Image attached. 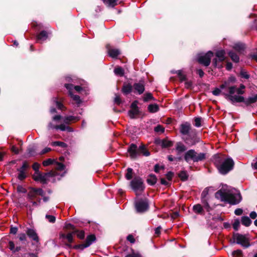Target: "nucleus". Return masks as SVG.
<instances>
[{
    "label": "nucleus",
    "mask_w": 257,
    "mask_h": 257,
    "mask_svg": "<svg viewBox=\"0 0 257 257\" xmlns=\"http://www.w3.org/2000/svg\"><path fill=\"white\" fill-rule=\"evenodd\" d=\"M180 132L187 143L195 144L202 143L200 138L197 135L194 129H192L190 123L185 122L180 125Z\"/></svg>",
    "instance_id": "nucleus-1"
},
{
    "label": "nucleus",
    "mask_w": 257,
    "mask_h": 257,
    "mask_svg": "<svg viewBox=\"0 0 257 257\" xmlns=\"http://www.w3.org/2000/svg\"><path fill=\"white\" fill-rule=\"evenodd\" d=\"M215 197L222 202H226L231 205L237 204L242 200V196L240 193L236 194L228 193L222 189L218 190L215 193Z\"/></svg>",
    "instance_id": "nucleus-2"
},
{
    "label": "nucleus",
    "mask_w": 257,
    "mask_h": 257,
    "mask_svg": "<svg viewBox=\"0 0 257 257\" xmlns=\"http://www.w3.org/2000/svg\"><path fill=\"white\" fill-rule=\"evenodd\" d=\"M27 237L32 241L31 243L32 245H36L37 246L38 244L40 243V238L35 229L31 228H27L26 233H20L18 236L19 240L22 242L27 241Z\"/></svg>",
    "instance_id": "nucleus-3"
},
{
    "label": "nucleus",
    "mask_w": 257,
    "mask_h": 257,
    "mask_svg": "<svg viewBox=\"0 0 257 257\" xmlns=\"http://www.w3.org/2000/svg\"><path fill=\"white\" fill-rule=\"evenodd\" d=\"M146 146H130L127 149L128 156L132 160H136L141 155L146 157L150 155V153Z\"/></svg>",
    "instance_id": "nucleus-4"
},
{
    "label": "nucleus",
    "mask_w": 257,
    "mask_h": 257,
    "mask_svg": "<svg viewBox=\"0 0 257 257\" xmlns=\"http://www.w3.org/2000/svg\"><path fill=\"white\" fill-rule=\"evenodd\" d=\"M129 186L137 196L144 192L146 188L144 180L140 176L134 177L130 181Z\"/></svg>",
    "instance_id": "nucleus-5"
},
{
    "label": "nucleus",
    "mask_w": 257,
    "mask_h": 257,
    "mask_svg": "<svg viewBox=\"0 0 257 257\" xmlns=\"http://www.w3.org/2000/svg\"><path fill=\"white\" fill-rule=\"evenodd\" d=\"M207 158V154L204 153H197L194 150H189L187 151L184 155V160L187 162L190 160L194 162L203 161Z\"/></svg>",
    "instance_id": "nucleus-6"
},
{
    "label": "nucleus",
    "mask_w": 257,
    "mask_h": 257,
    "mask_svg": "<svg viewBox=\"0 0 257 257\" xmlns=\"http://www.w3.org/2000/svg\"><path fill=\"white\" fill-rule=\"evenodd\" d=\"M234 166L235 163L231 157H228L224 159L218 171L221 175H225L232 171Z\"/></svg>",
    "instance_id": "nucleus-7"
},
{
    "label": "nucleus",
    "mask_w": 257,
    "mask_h": 257,
    "mask_svg": "<svg viewBox=\"0 0 257 257\" xmlns=\"http://www.w3.org/2000/svg\"><path fill=\"white\" fill-rule=\"evenodd\" d=\"M233 243H236L240 244L243 248H246L249 247L251 244L249 242V239L246 237L245 235H243L239 233H233L232 239Z\"/></svg>",
    "instance_id": "nucleus-8"
},
{
    "label": "nucleus",
    "mask_w": 257,
    "mask_h": 257,
    "mask_svg": "<svg viewBox=\"0 0 257 257\" xmlns=\"http://www.w3.org/2000/svg\"><path fill=\"white\" fill-rule=\"evenodd\" d=\"M96 240V237L94 234H89L86 236L83 243L73 245V249L82 251L84 248L90 246Z\"/></svg>",
    "instance_id": "nucleus-9"
},
{
    "label": "nucleus",
    "mask_w": 257,
    "mask_h": 257,
    "mask_svg": "<svg viewBox=\"0 0 257 257\" xmlns=\"http://www.w3.org/2000/svg\"><path fill=\"white\" fill-rule=\"evenodd\" d=\"M135 209L138 213H144L148 211L149 209V202L147 198L140 199L136 202Z\"/></svg>",
    "instance_id": "nucleus-10"
},
{
    "label": "nucleus",
    "mask_w": 257,
    "mask_h": 257,
    "mask_svg": "<svg viewBox=\"0 0 257 257\" xmlns=\"http://www.w3.org/2000/svg\"><path fill=\"white\" fill-rule=\"evenodd\" d=\"M28 189L29 192L27 194V199L29 201L33 200L36 198L37 195L43 196L45 194L44 191L41 188L29 187Z\"/></svg>",
    "instance_id": "nucleus-11"
},
{
    "label": "nucleus",
    "mask_w": 257,
    "mask_h": 257,
    "mask_svg": "<svg viewBox=\"0 0 257 257\" xmlns=\"http://www.w3.org/2000/svg\"><path fill=\"white\" fill-rule=\"evenodd\" d=\"M213 53L211 51H208L204 55H199L198 57V61L200 64L205 66H208L210 63V60L213 56Z\"/></svg>",
    "instance_id": "nucleus-12"
},
{
    "label": "nucleus",
    "mask_w": 257,
    "mask_h": 257,
    "mask_svg": "<svg viewBox=\"0 0 257 257\" xmlns=\"http://www.w3.org/2000/svg\"><path fill=\"white\" fill-rule=\"evenodd\" d=\"M225 158V156L221 153H217L213 156L212 161L217 170L221 166Z\"/></svg>",
    "instance_id": "nucleus-13"
},
{
    "label": "nucleus",
    "mask_w": 257,
    "mask_h": 257,
    "mask_svg": "<svg viewBox=\"0 0 257 257\" xmlns=\"http://www.w3.org/2000/svg\"><path fill=\"white\" fill-rule=\"evenodd\" d=\"M225 51L224 50H219L216 53V56L217 58H214L213 60V63L214 65L218 67H222V65H219L217 64V61L222 62L225 60Z\"/></svg>",
    "instance_id": "nucleus-14"
},
{
    "label": "nucleus",
    "mask_w": 257,
    "mask_h": 257,
    "mask_svg": "<svg viewBox=\"0 0 257 257\" xmlns=\"http://www.w3.org/2000/svg\"><path fill=\"white\" fill-rule=\"evenodd\" d=\"M133 87V91L135 93L141 94L145 91V83L143 81H140L138 83H134Z\"/></svg>",
    "instance_id": "nucleus-15"
},
{
    "label": "nucleus",
    "mask_w": 257,
    "mask_h": 257,
    "mask_svg": "<svg viewBox=\"0 0 257 257\" xmlns=\"http://www.w3.org/2000/svg\"><path fill=\"white\" fill-rule=\"evenodd\" d=\"M65 87L69 90V94L72 98L74 100L77 104H79L81 102L80 97L77 95H74L72 93V90L73 88V85L70 84H66Z\"/></svg>",
    "instance_id": "nucleus-16"
},
{
    "label": "nucleus",
    "mask_w": 257,
    "mask_h": 257,
    "mask_svg": "<svg viewBox=\"0 0 257 257\" xmlns=\"http://www.w3.org/2000/svg\"><path fill=\"white\" fill-rule=\"evenodd\" d=\"M225 98L230 100L232 103L241 102L244 103V98L243 96L236 95H225Z\"/></svg>",
    "instance_id": "nucleus-17"
},
{
    "label": "nucleus",
    "mask_w": 257,
    "mask_h": 257,
    "mask_svg": "<svg viewBox=\"0 0 257 257\" xmlns=\"http://www.w3.org/2000/svg\"><path fill=\"white\" fill-rule=\"evenodd\" d=\"M139 111L137 106V102L135 101L131 104V109L129 111L130 116L133 118L139 114Z\"/></svg>",
    "instance_id": "nucleus-18"
},
{
    "label": "nucleus",
    "mask_w": 257,
    "mask_h": 257,
    "mask_svg": "<svg viewBox=\"0 0 257 257\" xmlns=\"http://www.w3.org/2000/svg\"><path fill=\"white\" fill-rule=\"evenodd\" d=\"M32 178L35 181L40 182L43 184H47L48 183L47 179L46 178L44 173H42L38 176L33 175Z\"/></svg>",
    "instance_id": "nucleus-19"
},
{
    "label": "nucleus",
    "mask_w": 257,
    "mask_h": 257,
    "mask_svg": "<svg viewBox=\"0 0 257 257\" xmlns=\"http://www.w3.org/2000/svg\"><path fill=\"white\" fill-rule=\"evenodd\" d=\"M193 211L196 214L204 215L205 212L202 206L200 204H197L193 206Z\"/></svg>",
    "instance_id": "nucleus-20"
},
{
    "label": "nucleus",
    "mask_w": 257,
    "mask_h": 257,
    "mask_svg": "<svg viewBox=\"0 0 257 257\" xmlns=\"http://www.w3.org/2000/svg\"><path fill=\"white\" fill-rule=\"evenodd\" d=\"M109 47L110 46L109 45L106 46L109 55L112 58L117 57V56L120 54L119 51L118 49H111Z\"/></svg>",
    "instance_id": "nucleus-21"
},
{
    "label": "nucleus",
    "mask_w": 257,
    "mask_h": 257,
    "mask_svg": "<svg viewBox=\"0 0 257 257\" xmlns=\"http://www.w3.org/2000/svg\"><path fill=\"white\" fill-rule=\"evenodd\" d=\"M157 180L158 179L156 176L153 174H151L148 176V178L146 181L149 185L153 186L157 183Z\"/></svg>",
    "instance_id": "nucleus-22"
},
{
    "label": "nucleus",
    "mask_w": 257,
    "mask_h": 257,
    "mask_svg": "<svg viewBox=\"0 0 257 257\" xmlns=\"http://www.w3.org/2000/svg\"><path fill=\"white\" fill-rule=\"evenodd\" d=\"M209 199H201L202 207L207 212H209L213 210V208L210 207L208 203Z\"/></svg>",
    "instance_id": "nucleus-23"
},
{
    "label": "nucleus",
    "mask_w": 257,
    "mask_h": 257,
    "mask_svg": "<svg viewBox=\"0 0 257 257\" xmlns=\"http://www.w3.org/2000/svg\"><path fill=\"white\" fill-rule=\"evenodd\" d=\"M241 223L243 225L246 227H248L251 225L252 221L249 217L247 216H243L241 218Z\"/></svg>",
    "instance_id": "nucleus-24"
},
{
    "label": "nucleus",
    "mask_w": 257,
    "mask_h": 257,
    "mask_svg": "<svg viewBox=\"0 0 257 257\" xmlns=\"http://www.w3.org/2000/svg\"><path fill=\"white\" fill-rule=\"evenodd\" d=\"M235 78L234 76H230L229 77L228 79L225 81L224 83L220 85L221 89H224L227 86H229L230 83H233L235 81Z\"/></svg>",
    "instance_id": "nucleus-25"
},
{
    "label": "nucleus",
    "mask_w": 257,
    "mask_h": 257,
    "mask_svg": "<svg viewBox=\"0 0 257 257\" xmlns=\"http://www.w3.org/2000/svg\"><path fill=\"white\" fill-rule=\"evenodd\" d=\"M178 176L183 182L186 181L188 180L189 178V175L188 174L187 172L184 170L181 171L178 173Z\"/></svg>",
    "instance_id": "nucleus-26"
},
{
    "label": "nucleus",
    "mask_w": 257,
    "mask_h": 257,
    "mask_svg": "<svg viewBox=\"0 0 257 257\" xmlns=\"http://www.w3.org/2000/svg\"><path fill=\"white\" fill-rule=\"evenodd\" d=\"M74 234H76L77 238L82 240L85 238V233L83 230H79L76 229L74 231H72Z\"/></svg>",
    "instance_id": "nucleus-27"
},
{
    "label": "nucleus",
    "mask_w": 257,
    "mask_h": 257,
    "mask_svg": "<svg viewBox=\"0 0 257 257\" xmlns=\"http://www.w3.org/2000/svg\"><path fill=\"white\" fill-rule=\"evenodd\" d=\"M133 87L131 84L124 85L122 88V92L124 94H127L133 91Z\"/></svg>",
    "instance_id": "nucleus-28"
},
{
    "label": "nucleus",
    "mask_w": 257,
    "mask_h": 257,
    "mask_svg": "<svg viewBox=\"0 0 257 257\" xmlns=\"http://www.w3.org/2000/svg\"><path fill=\"white\" fill-rule=\"evenodd\" d=\"M57 130H60L62 131H66L68 132H72L73 131L72 128L65 125L64 124H61L60 125H56Z\"/></svg>",
    "instance_id": "nucleus-29"
},
{
    "label": "nucleus",
    "mask_w": 257,
    "mask_h": 257,
    "mask_svg": "<svg viewBox=\"0 0 257 257\" xmlns=\"http://www.w3.org/2000/svg\"><path fill=\"white\" fill-rule=\"evenodd\" d=\"M73 234H73V232L72 231L71 232L67 233V234H62L61 235V237L63 238L67 239L68 242L72 243L74 241V239H73Z\"/></svg>",
    "instance_id": "nucleus-30"
},
{
    "label": "nucleus",
    "mask_w": 257,
    "mask_h": 257,
    "mask_svg": "<svg viewBox=\"0 0 257 257\" xmlns=\"http://www.w3.org/2000/svg\"><path fill=\"white\" fill-rule=\"evenodd\" d=\"M257 101V94L252 96L249 97L248 98L244 99V103L248 105L251 103H254Z\"/></svg>",
    "instance_id": "nucleus-31"
},
{
    "label": "nucleus",
    "mask_w": 257,
    "mask_h": 257,
    "mask_svg": "<svg viewBox=\"0 0 257 257\" xmlns=\"http://www.w3.org/2000/svg\"><path fill=\"white\" fill-rule=\"evenodd\" d=\"M134 171L132 168H128L126 169V173L125 174V178L127 180H132L133 178Z\"/></svg>",
    "instance_id": "nucleus-32"
},
{
    "label": "nucleus",
    "mask_w": 257,
    "mask_h": 257,
    "mask_svg": "<svg viewBox=\"0 0 257 257\" xmlns=\"http://www.w3.org/2000/svg\"><path fill=\"white\" fill-rule=\"evenodd\" d=\"M80 117H77V116H68L64 118V122L66 124H69L70 122L75 121V120H79Z\"/></svg>",
    "instance_id": "nucleus-33"
},
{
    "label": "nucleus",
    "mask_w": 257,
    "mask_h": 257,
    "mask_svg": "<svg viewBox=\"0 0 257 257\" xmlns=\"http://www.w3.org/2000/svg\"><path fill=\"white\" fill-rule=\"evenodd\" d=\"M48 38V33L45 31H43L37 36V39L39 41H44Z\"/></svg>",
    "instance_id": "nucleus-34"
},
{
    "label": "nucleus",
    "mask_w": 257,
    "mask_h": 257,
    "mask_svg": "<svg viewBox=\"0 0 257 257\" xmlns=\"http://www.w3.org/2000/svg\"><path fill=\"white\" fill-rule=\"evenodd\" d=\"M159 106L156 104H152L148 106V110L152 113L157 112L159 110Z\"/></svg>",
    "instance_id": "nucleus-35"
},
{
    "label": "nucleus",
    "mask_w": 257,
    "mask_h": 257,
    "mask_svg": "<svg viewBox=\"0 0 257 257\" xmlns=\"http://www.w3.org/2000/svg\"><path fill=\"white\" fill-rule=\"evenodd\" d=\"M17 171L19 172L18 175V179L20 181H23L25 180L27 176L26 175V173L25 171L20 170L17 169Z\"/></svg>",
    "instance_id": "nucleus-36"
},
{
    "label": "nucleus",
    "mask_w": 257,
    "mask_h": 257,
    "mask_svg": "<svg viewBox=\"0 0 257 257\" xmlns=\"http://www.w3.org/2000/svg\"><path fill=\"white\" fill-rule=\"evenodd\" d=\"M108 7H114L117 5V0H102Z\"/></svg>",
    "instance_id": "nucleus-37"
},
{
    "label": "nucleus",
    "mask_w": 257,
    "mask_h": 257,
    "mask_svg": "<svg viewBox=\"0 0 257 257\" xmlns=\"http://www.w3.org/2000/svg\"><path fill=\"white\" fill-rule=\"evenodd\" d=\"M228 55L231 58V60L234 62H238L239 60L238 56L233 52H229Z\"/></svg>",
    "instance_id": "nucleus-38"
},
{
    "label": "nucleus",
    "mask_w": 257,
    "mask_h": 257,
    "mask_svg": "<svg viewBox=\"0 0 257 257\" xmlns=\"http://www.w3.org/2000/svg\"><path fill=\"white\" fill-rule=\"evenodd\" d=\"M115 75L122 76L124 75V70L120 67H116L114 70Z\"/></svg>",
    "instance_id": "nucleus-39"
},
{
    "label": "nucleus",
    "mask_w": 257,
    "mask_h": 257,
    "mask_svg": "<svg viewBox=\"0 0 257 257\" xmlns=\"http://www.w3.org/2000/svg\"><path fill=\"white\" fill-rule=\"evenodd\" d=\"M209 189L208 187H206L203 190L201 194V199H209L208 197Z\"/></svg>",
    "instance_id": "nucleus-40"
},
{
    "label": "nucleus",
    "mask_w": 257,
    "mask_h": 257,
    "mask_svg": "<svg viewBox=\"0 0 257 257\" xmlns=\"http://www.w3.org/2000/svg\"><path fill=\"white\" fill-rule=\"evenodd\" d=\"M11 151L15 154H18L22 151L21 148H18L17 146H12L10 148Z\"/></svg>",
    "instance_id": "nucleus-41"
},
{
    "label": "nucleus",
    "mask_w": 257,
    "mask_h": 257,
    "mask_svg": "<svg viewBox=\"0 0 257 257\" xmlns=\"http://www.w3.org/2000/svg\"><path fill=\"white\" fill-rule=\"evenodd\" d=\"M53 101L55 103L57 108L60 110H63V108H65L63 104L58 101L57 98H54L53 99Z\"/></svg>",
    "instance_id": "nucleus-42"
},
{
    "label": "nucleus",
    "mask_w": 257,
    "mask_h": 257,
    "mask_svg": "<svg viewBox=\"0 0 257 257\" xmlns=\"http://www.w3.org/2000/svg\"><path fill=\"white\" fill-rule=\"evenodd\" d=\"M27 151L29 157L35 156L37 154L36 150L34 148H29L27 150Z\"/></svg>",
    "instance_id": "nucleus-43"
},
{
    "label": "nucleus",
    "mask_w": 257,
    "mask_h": 257,
    "mask_svg": "<svg viewBox=\"0 0 257 257\" xmlns=\"http://www.w3.org/2000/svg\"><path fill=\"white\" fill-rule=\"evenodd\" d=\"M228 88V92L229 93L227 94H224L225 95H233L235 92H236V87L234 86H227Z\"/></svg>",
    "instance_id": "nucleus-44"
},
{
    "label": "nucleus",
    "mask_w": 257,
    "mask_h": 257,
    "mask_svg": "<svg viewBox=\"0 0 257 257\" xmlns=\"http://www.w3.org/2000/svg\"><path fill=\"white\" fill-rule=\"evenodd\" d=\"M240 226V221L238 219H236L234 223L232 224V227L235 231H237Z\"/></svg>",
    "instance_id": "nucleus-45"
},
{
    "label": "nucleus",
    "mask_w": 257,
    "mask_h": 257,
    "mask_svg": "<svg viewBox=\"0 0 257 257\" xmlns=\"http://www.w3.org/2000/svg\"><path fill=\"white\" fill-rule=\"evenodd\" d=\"M232 255L236 256L237 257H243V252L241 249H237L234 250L232 253Z\"/></svg>",
    "instance_id": "nucleus-46"
},
{
    "label": "nucleus",
    "mask_w": 257,
    "mask_h": 257,
    "mask_svg": "<svg viewBox=\"0 0 257 257\" xmlns=\"http://www.w3.org/2000/svg\"><path fill=\"white\" fill-rule=\"evenodd\" d=\"M29 167H30V166H29V164L28 163V162L27 161H25L23 163V165L21 166V167H20V168H18V169H19L20 170L26 172L27 169L29 168Z\"/></svg>",
    "instance_id": "nucleus-47"
},
{
    "label": "nucleus",
    "mask_w": 257,
    "mask_h": 257,
    "mask_svg": "<svg viewBox=\"0 0 257 257\" xmlns=\"http://www.w3.org/2000/svg\"><path fill=\"white\" fill-rule=\"evenodd\" d=\"M234 49L238 51H240L244 49V46L241 44H236L233 47Z\"/></svg>",
    "instance_id": "nucleus-48"
},
{
    "label": "nucleus",
    "mask_w": 257,
    "mask_h": 257,
    "mask_svg": "<svg viewBox=\"0 0 257 257\" xmlns=\"http://www.w3.org/2000/svg\"><path fill=\"white\" fill-rule=\"evenodd\" d=\"M54 161V160L52 159H48L47 160H44L42 164L44 166L46 167L52 164Z\"/></svg>",
    "instance_id": "nucleus-49"
},
{
    "label": "nucleus",
    "mask_w": 257,
    "mask_h": 257,
    "mask_svg": "<svg viewBox=\"0 0 257 257\" xmlns=\"http://www.w3.org/2000/svg\"><path fill=\"white\" fill-rule=\"evenodd\" d=\"M56 164L57 165V166L56 168V170H59V171H63V170H64L65 166L63 164H62V163L58 162H56Z\"/></svg>",
    "instance_id": "nucleus-50"
},
{
    "label": "nucleus",
    "mask_w": 257,
    "mask_h": 257,
    "mask_svg": "<svg viewBox=\"0 0 257 257\" xmlns=\"http://www.w3.org/2000/svg\"><path fill=\"white\" fill-rule=\"evenodd\" d=\"M125 257H143V256L139 252H135L134 250H133V252L132 253H128L125 256Z\"/></svg>",
    "instance_id": "nucleus-51"
},
{
    "label": "nucleus",
    "mask_w": 257,
    "mask_h": 257,
    "mask_svg": "<svg viewBox=\"0 0 257 257\" xmlns=\"http://www.w3.org/2000/svg\"><path fill=\"white\" fill-rule=\"evenodd\" d=\"M18 231V228L16 226H13L11 225L10 226V234L15 235L17 233Z\"/></svg>",
    "instance_id": "nucleus-52"
},
{
    "label": "nucleus",
    "mask_w": 257,
    "mask_h": 257,
    "mask_svg": "<svg viewBox=\"0 0 257 257\" xmlns=\"http://www.w3.org/2000/svg\"><path fill=\"white\" fill-rule=\"evenodd\" d=\"M17 191L19 193H26L27 190L26 188H24L22 185H19L17 187Z\"/></svg>",
    "instance_id": "nucleus-53"
},
{
    "label": "nucleus",
    "mask_w": 257,
    "mask_h": 257,
    "mask_svg": "<svg viewBox=\"0 0 257 257\" xmlns=\"http://www.w3.org/2000/svg\"><path fill=\"white\" fill-rule=\"evenodd\" d=\"M8 248L10 249L11 251L13 252L14 251V249L15 248V244L14 242L12 240H10L8 242Z\"/></svg>",
    "instance_id": "nucleus-54"
},
{
    "label": "nucleus",
    "mask_w": 257,
    "mask_h": 257,
    "mask_svg": "<svg viewBox=\"0 0 257 257\" xmlns=\"http://www.w3.org/2000/svg\"><path fill=\"white\" fill-rule=\"evenodd\" d=\"M154 131L159 133H163L164 132V128L161 125H158L154 128Z\"/></svg>",
    "instance_id": "nucleus-55"
},
{
    "label": "nucleus",
    "mask_w": 257,
    "mask_h": 257,
    "mask_svg": "<svg viewBox=\"0 0 257 257\" xmlns=\"http://www.w3.org/2000/svg\"><path fill=\"white\" fill-rule=\"evenodd\" d=\"M46 218L50 223H54L56 221V217L53 215L47 214L46 215Z\"/></svg>",
    "instance_id": "nucleus-56"
},
{
    "label": "nucleus",
    "mask_w": 257,
    "mask_h": 257,
    "mask_svg": "<svg viewBox=\"0 0 257 257\" xmlns=\"http://www.w3.org/2000/svg\"><path fill=\"white\" fill-rule=\"evenodd\" d=\"M174 173L172 171L168 172L166 174V178L168 181H172L173 177H174Z\"/></svg>",
    "instance_id": "nucleus-57"
},
{
    "label": "nucleus",
    "mask_w": 257,
    "mask_h": 257,
    "mask_svg": "<svg viewBox=\"0 0 257 257\" xmlns=\"http://www.w3.org/2000/svg\"><path fill=\"white\" fill-rule=\"evenodd\" d=\"M153 98V97L152 94L150 93H148L145 95L144 97V101H148L149 100L152 99Z\"/></svg>",
    "instance_id": "nucleus-58"
},
{
    "label": "nucleus",
    "mask_w": 257,
    "mask_h": 257,
    "mask_svg": "<svg viewBox=\"0 0 257 257\" xmlns=\"http://www.w3.org/2000/svg\"><path fill=\"white\" fill-rule=\"evenodd\" d=\"M187 148L185 146H177L176 150L178 153H182L184 152Z\"/></svg>",
    "instance_id": "nucleus-59"
},
{
    "label": "nucleus",
    "mask_w": 257,
    "mask_h": 257,
    "mask_svg": "<svg viewBox=\"0 0 257 257\" xmlns=\"http://www.w3.org/2000/svg\"><path fill=\"white\" fill-rule=\"evenodd\" d=\"M244 88H245V86L243 84H241L240 86V88H236V92L238 94H242L244 93L243 89Z\"/></svg>",
    "instance_id": "nucleus-60"
},
{
    "label": "nucleus",
    "mask_w": 257,
    "mask_h": 257,
    "mask_svg": "<svg viewBox=\"0 0 257 257\" xmlns=\"http://www.w3.org/2000/svg\"><path fill=\"white\" fill-rule=\"evenodd\" d=\"M7 154L6 151L4 150L3 148H0V161H3L4 157Z\"/></svg>",
    "instance_id": "nucleus-61"
},
{
    "label": "nucleus",
    "mask_w": 257,
    "mask_h": 257,
    "mask_svg": "<svg viewBox=\"0 0 257 257\" xmlns=\"http://www.w3.org/2000/svg\"><path fill=\"white\" fill-rule=\"evenodd\" d=\"M65 228L67 229L72 230V231H74L77 229L74 225L71 223H67L65 225Z\"/></svg>",
    "instance_id": "nucleus-62"
},
{
    "label": "nucleus",
    "mask_w": 257,
    "mask_h": 257,
    "mask_svg": "<svg viewBox=\"0 0 257 257\" xmlns=\"http://www.w3.org/2000/svg\"><path fill=\"white\" fill-rule=\"evenodd\" d=\"M126 239L132 243H134L136 241L135 238L132 234H129L127 235Z\"/></svg>",
    "instance_id": "nucleus-63"
},
{
    "label": "nucleus",
    "mask_w": 257,
    "mask_h": 257,
    "mask_svg": "<svg viewBox=\"0 0 257 257\" xmlns=\"http://www.w3.org/2000/svg\"><path fill=\"white\" fill-rule=\"evenodd\" d=\"M40 167V164L37 162L34 163L32 165V168L35 171L38 172V170H39Z\"/></svg>",
    "instance_id": "nucleus-64"
}]
</instances>
